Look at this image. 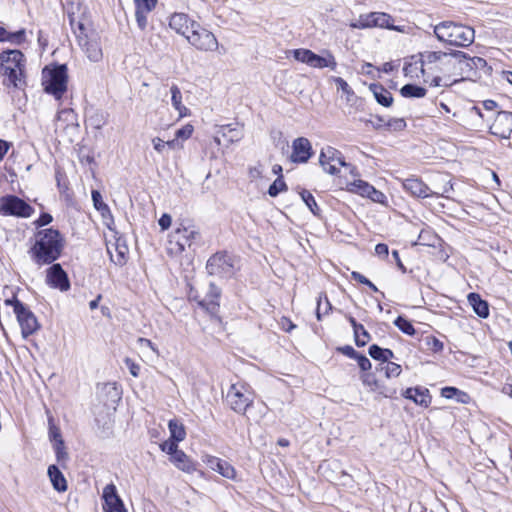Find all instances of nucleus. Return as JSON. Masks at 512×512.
<instances>
[{
    "label": "nucleus",
    "instance_id": "25",
    "mask_svg": "<svg viewBox=\"0 0 512 512\" xmlns=\"http://www.w3.org/2000/svg\"><path fill=\"white\" fill-rule=\"evenodd\" d=\"M402 396L425 408L431 404L432 400L429 390L421 386L407 388L403 391Z\"/></svg>",
    "mask_w": 512,
    "mask_h": 512
},
{
    "label": "nucleus",
    "instance_id": "24",
    "mask_svg": "<svg viewBox=\"0 0 512 512\" xmlns=\"http://www.w3.org/2000/svg\"><path fill=\"white\" fill-rule=\"evenodd\" d=\"M221 290L214 283L209 284L208 292L205 298L198 300V305L210 314H216L219 309V299Z\"/></svg>",
    "mask_w": 512,
    "mask_h": 512
},
{
    "label": "nucleus",
    "instance_id": "45",
    "mask_svg": "<svg viewBox=\"0 0 512 512\" xmlns=\"http://www.w3.org/2000/svg\"><path fill=\"white\" fill-rule=\"evenodd\" d=\"M115 251H116L115 255L109 251V253L111 255L112 262H114L116 265H119V266L124 265L126 263V255L128 253L127 246L121 245V244H116Z\"/></svg>",
    "mask_w": 512,
    "mask_h": 512
},
{
    "label": "nucleus",
    "instance_id": "1",
    "mask_svg": "<svg viewBox=\"0 0 512 512\" xmlns=\"http://www.w3.org/2000/svg\"><path fill=\"white\" fill-rule=\"evenodd\" d=\"M424 68L427 73L426 83L433 87H449L459 79H451L456 75V59L453 53L426 51L423 53Z\"/></svg>",
    "mask_w": 512,
    "mask_h": 512
},
{
    "label": "nucleus",
    "instance_id": "30",
    "mask_svg": "<svg viewBox=\"0 0 512 512\" xmlns=\"http://www.w3.org/2000/svg\"><path fill=\"white\" fill-rule=\"evenodd\" d=\"M469 304L472 306L473 311L480 318H487L489 316V305L488 302L483 300L477 293H469L467 296Z\"/></svg>",
    "mask_w": 512,
    "mask_h": 512
},
{
    "label": "nucleus",
    "instance_id": "44",
    "mask_svg": "<svg viewBox=\"0 0 512 512\" xmlns=\"http://www.w3.org/2000/svg\"><path fill=\"white\" fill-rule=\"evenodd\" d=\"M300 196L309 210L315 215H320V208L318 207L314 196L307 190H302Z\"/></svg>",
    "mask_w": 512,
    "mask_h": 512
},
{
    "label": "nucleus",
    "instance_id": "29",
    "mask_svg": "<svg viewBox=\"0 0 512 512\" xmlns=\"http://www.w3.org/2000/svg\"><path fill=\"white\" fill-rule=\"evenodd\" d=\"M370 91L378 104L384 107H390L393 103L392 94L381 84L372 83L369 86Z\"/></svg>",
    "mask_w": 512,
    "mask_h": 512
},
{
    "label": "nucleus",
    "instance_id": "14",
    "mask_svg": "<svg viewBox=\"0 0 512 512\" xmlns=\"http://www.w3.org/2000/svg\"><path fill=\"white\" fill-rule=\"evenodd\" d=\"M79 34H77L78 44L85 52L88 59L92 62H99L103 57L99 36L91 32L84 33V26L79 24Z\"/></svg>",
    "mask_w": 512,
    "mask_h": 512
},
{
    "label": "nucleus",
    "instance_id": "39",
    "mask_svg": "<svg viewBox=\"0 0 512 512\" xmlns=\"http://www.w3.org/2000/svg\"><path fill=\"white\" fill-rule=\"evenodd\" d=\"M218 134H221V136L226 139L227 144L237 142L242 137L241 132L237 131L235 128H232L230 124L220 126Z\"/></svg>",
    "mask_w": 512,
    "mask_h": 512
},
{
    "label": "nucleus",
    "instance_id": "19",
    "mask_svg": "<svg viewBox=\"0 0 512 512\" xmlns=\"http://www.w3.org/2000/svg\"><path fill=\"white\" fill-rule=\"evenodd\" d=\"M202 461L211 470L216 471L221 476L230 480H235L236 470L229 462L208 454L202 456Z\"/></svg>",
    "mask_w": 512,
    "mask_h": 512
},
{
    "label": "nucleus",
    "instance_id": "3",
    "mask_svg": "<svg viewBox=\"0 0 512 512\" xmlns=\"http://www.w3.org/2000/svg\"><path fill=\"white\" fill-rule=\"evenodd\" d=\"M25 57L20 50H6L0 53V74L7 78V86L21 88L24 79Z\"/></svg>",
    "mask_w": 512,
    "mask_h": 512
},
{
    "label": "nucleus",
    "instance_id": "40",
    "mask_svg": "<svg viewBox=\"0 0 512 512\" xmlns=\"http://www.w3.org/2000/svg\"><path fill=\"white\" fill-rule=\"evenodd\" d=\"M372 185L363 180H355L348 184V190L357 193L361 196L367 197L372 191Z\"/></svg>",
    "mask_w": 512,
    "mask_h": 512
},
{
    "label": "nucleus",
    "instance_id": "11",
    "mask_svg": "<svg viewBox=\"0 0 512 512\" xmlns=\"http://www.w3.org/2000/svg\"><path fill=\"white\" fill-rule=\"evenodd\" d=\"M293 57L295 60L305 63L313 68H330L335 70L337 67V62L332 53L328 50L325 51V56H320L309 49H294L292 51Z\"/></svg>",
    "mask_w": 512,
    "mask_h": 512
},
{
    "label": "nucleus",
    "instance_id": "61",
    "mask_svg": "<svg viewBox=\"0 0 512 512\" xmlns=\"http://www.w3.org/2000/svg\"><path fill=\"white\" fill-rule=\"evenodd\" d=\"M52 222V216L49 213H42L36 221L40 227L46 226Z\"/></svg>",
    "mask_w": 512,
    "mask_h": 512
},
{
    "label": "nucleus",
    "instance_id": "49",
    "mask_svg": "<svg viewBox=\"0 0 512 512\" xmlns=\"http://www.w3.org/2000/svg\"><path fill=\"white\" fill-rule=\"evenodd\" d=\"M364 385L368 386L372 391L380 389L379 382L373 373H365L361 377Z\"/></svg>",
    "mask_w": 512,
    "mask_h": 512
},
{
    "label": "nucleus",
    "instance_id": "26",
    "mask_svg": "<svg viewBox=\"0 0 512 512\" xmlns=\"http://www.w3.org/2000/svg\"><path fill=\"white\" fill-rule=\"evenodd\" d=\"M195 22L185 13H173L169 18V27L177 34L186 37L190 32L191 23Z\"/></svg>",
    "mask_w": 512,
    "mask_h": 512
},
{
    "label": "nucleus",
    "instance_id": "20",
    "mask_svg": "<svg viewBox=\"0 0 512 512\" xmlns=\"http://www.w3.org/2000/svg\"><path fill=\"white\" fill-rule=\"evenodd\" d=\"M104 510L106 512H127L122 499L117 494L114 484H108L103 489Z\"/></svg>",
    "mask_w": 512,
    "mask_h": 512
},
{
    "label": "nucleus",
    "instance_id": "32",
    "mask_svg": "<svg viewBox=\"0 0 512 512\" xmlns=\"http://www.w3.org/2000/svg\"><path fill=\"white\" fill-rule=\"evenodd\" d=\"M170 461L184 472L191 473L196 470L195 463L182 450H179L173 457H170Z\"/></svg>",
    "mask_w": 512,
    "mask_h": 512
},
{
    "label": "nucleus",
    "instance_id": "17",
    "mask_svg": "<svg viewBox=\"0 0 512 512\" xmlns=\"http://www.w3.org/2000/svg\"><path fill=\"white\" fill-rule=\"evenodd\" d=\"M46 282L49 286L61 291H67L70 288L68 275L58 263L52 264L47 269Z\"/></svg>",
    "mask_w": 512,
    "mask_h": 512
},
{
    "label": "nucleus",
    "instance_id": "47",
    "mask_svg": "<svg viewBox=\"0 0 512 512\" xmlns=\"http://www.w3.org/2000/svg\"><path fill=\"white\" fill-rule=\"evenodd\" d=\"M287 185L282 176H279L269 187L268 194L271 197H276L280 192L286 191Z\"/></svg>",
    "mask_w": 512,
    "mask_h": 512
},
{
    "label": "nucleus",
    "instance_id": "12",
    "mask_svg": "<svg viewBox=\"0 0 512 512\" xmlns=\"http://www.w3.org/2000/svg\"><path fill=\"white\" fill-rule=\"evenodd\" d=\"M235 264L234 256L227 252H217L208 259L206 269L210 275L229 278L236 271Z\"/></svg>",
    "mask_w": 512,
    "mask_h": 512
},
{
    "label": "nucleus",
    "instance_id": "10",
    "mask_svg": "<svg viewBox=\"0 0 512 512\" xmlns=\"http://www.w3.org/2000/svg\"><path fill=\"white\" fill-rule=\"evenodd\" d=\"M190 32L186 35L188 42L200 51H215L218 48V41L214 34L202 27L199 23L193 22Z\"/></svg>",
    "mask_w": 512,
    "mask_h": 512
},
{
    "label": "nucleus",
    "instance_id": "51",
    "mask_svg": "<svg viewBox=\"0 0 512 512\" xmlns=\"http://www.w3.org/2000/svg\"><path fill=\"white\" fill-rule=\"evenodd\" d=\"M178 441H175L173 439H170V440H167L165 442H163L161 445H160V448L163 452H166L167 454H169L171 457H173L176 452L179 451L178 449Z\"/></svg>",
    "mask_w": 512,
    "mask_h": 512
},
{
    "label": "nucleus",
    "instance_id": "6",
    "mask_svg": "<svg viewBox=\"0 0 512 512\" xmlns=\"http://www.w3.org/2000/svg\"><path fill=\"white\" fill-rule=\"evenodd\" d=\"M453 55L456 59V75H460L461 80L480 77L479 72L487 75L492 70L484 58L470 57L462 51H454Z\"/></svg>",
    "mask_w": 512,
    "mask_h": 512
},
{
    "label": "nucleus",
    "instance_id": "27",
    "mask_svg": "<svg viewBox=\"0 0 512 512\" xmlns=\"http://www.w3.org/2000/svg\"><path fill=\"white\" fill-rule=\"evenodd\" d=\"M433 187L434 189L431 188V197L449 198L448 194L453 190L450 176L447 174H439Z\"/></svg>",
    "mask_w": 512,
    "mask_h": 512
},
{
    "label": "nucleus",
    "instance_id": "15",
    "mask_svg": "<svg viewBox=\"0 0 512 512\" xmlns=\"http://www.w3.org/2000/svg\"><path fill=\"white\" fill-rule=\"evenodd\" d=\"M0 213L27 218L33 213V208L15 195H6L0 198Z\"/></svg>",
    "mask_w": 512,
    "mask_h": 512
},
{
    "label": "nucleus",
    "instance_id": "50",
    "mask_svg": "<svg viewBox=\"0 0 512 512\" xmlns=\"http://www.w3.org/2000/svg\"><path fill=\"white\" fill-rule=\"evenodd\" d=\"M333 80L337 85L338 90H341L347 96V100H350V96H352L354 92L349 84L341 77H334Z\"/></svg>",
    "mask_w": 512,
    "mask_h": 512
},
{
    "label": "nucleus",
    "instance_id": "13",
    "mask_svg": "<svg viewBox=\"0 0 512 512\" xmlns=\"http://www.w3.org/2000/svg\"><path fill=\"white\" fill-rule=\"evenodd\" d=\"M353 29H366V28H386L395 31H402L399 27L393 25V18L384 12H371L368 14H361L359 19L350 23Z\"/></svg>",
    "mask_w": 512,
    "mask_h": 512
},
{
    "label": "nucleus",
    "instance_id": "38",
    "mask_svg": "<svg viewBox=\"0 0 512 512\" xmlns=\"http://www.w3.org/2000/svg\"><path fill=\"white\" fill-rule=\"evenodd\" d=\"M171 439L175 441H183L186 437V431L182 423L176 419H172L168 423Z\"/></svg>",
    "mask_w": 512,
    "mask_h": 512
},
{
    "label": "nucleus",
    "instance_id": "42",
    "mask_svg": "<svg viewBox=\"0 0 512 512\" xmlns=\"http://www.w3.org/2000/svg\"><path fill=\"white\" fill-rule=\"evenodd\" d=\"M394 325L406 335L413 336L416 333L412 323L403 316H398L394 320Z\"/></svg>",
    "mask_w": 512,
    "mask_h": 512
},
{
    "label": "nucleus",
    "instance_id": "55",
    "mask_svg": "<svg viewBox=\"0 0 512 512\" xmlns=\"http://www.w3.org/2000/svg\"><path fill=\"white\" fill-rule=\"evenodd\" d=\"M354 359L357 361L361 370L369 371L371 369V362L365 355L358 353Z\"/></svg>",
    "mask_w": 512,
    "mask_h": 512
},
{
    "label": "nucleus",
    "instance_id": "23",
    "mask_svg": "<svg viewBox=\"0 0 512 512\" xmlns=\"http://www.w3.org/2000/svg\"><path fill=\"white\" fill-rule=\"evenodd\" d=\"M403 189L416 198L431 197V188L420 178L411 177L402 181Z\"/></svg>",
    "mask_w": 512,
    "mask_h": 512
},
{
    "label": "nucleus",
    "instance_id": "36",
    "mask_svg": "<svg viewBox=\"0 0 512 512\" xmlns=\"http://www.w3.org/2000/svg\"><path fill=\"white\" fill-rule=\"evenodd\" d=\"M171 101L173 107L179 112L180 117L187 113V108L182 104V93L177 85H172L170 88Z\"/></svg>",
    "mask_w": 512,
    "mask_h": 512
},
{
    "label": "nucleus",
    "instance_id": "43",
    "mask_svg": "<svg viewBox=\"0 0 512 512\" xmlns=\"http://www.w3.org/2000/svg\"><path fill=\"white\" fill-rule=\"evenodd\" d=\"M379 371H384L387 378L397 377L400 375L402 369L401 366L394 362H388L385 364H379L376 368Z\"/></svg>",
    "mask_w": 512,
    "mask_h": 512
},
{
    "label": "nucleus",
    "instance_id": "16",
    "mask_svg": "<svg viewBox=\"0 0 512 512\" xmlns=\"http://www.w3.org/2000/svg\"><path fill=\"white\" fill-rule=\"evenodd\" d=\"M319 162L324 171L331 175L337 174L340 167L348 166L341 152L330 146L321 150Z\"/></svg>",
    "mask_w": 512,
    "mask_h": 512
},
{
    "label": "nucleus",
    "instance_id": "48",
    "mask_svg": "<svg viewBox=\"0 0 512 512\" xmlns=\"http://www.w3.org/2000/svg\"><path fill=\"white\" fill-rule=\"evenodd\" d=\"M354 337H355V343L358 347L365 346L371 338L370 334L364 328L363 325H362V329H359V331H357V334H354Z\"/></svg>",
    "mask_w": 512,
    "mask_h": 512
},
{
    "label": "nucleus",
    "instance_id": "2",
    "mask_svg": "<svg viewBox=\"0 0 512 512\" xmlns=\"http://www.w3.org/2000/svg\"><path fill=\"white\" fill-rule=\"evenodd\" d=\"M63 247L64 239L60 232L53 228H46L36 233L35 243L30 248L29 254L37 265H49L60 257Z\"/></svg>",
    "mask_w": 512,
    "mask_h": 512
},
{
    "label": "nucleus",
    "instance_id": "54",
    "mask_svg": "<svg viewBox=\"0 0 512 512\" xmlns=\"http://www.w3.org/2000/svg\"><path fill=\"white\" fill-rule=\"evenodd\" d=\"M368 353L374 360H378L381 361V363H383L382 347L373 344L369 347Z\"/></svg>",
    "mask_w": 512,
    "mask_h": 512
},
{
    "label": "nucleus",
    "instance_id": "28",
    "mask_svg": "<svg viewBox=\"0 0 512 512\" xmlns=\"http://www.w3.org/2000/svg\"><path fill=\"white\" fill-rule=\"evenodd\" d=\"M47 474L53 488L57 492H65L67 490V481L57 465H50L48 467Z\"/></svg>",
    "mask_w": 512,
    "mask_h": 512
},
{
    "label": "nucleus",
    "instance_id": "58",
    "mask_svg": "<svg viewBox=\"0 0 512 512\" xmlns=\"http://www.w3.org/2000/svg\"><path fill=\"white\" fill-rule=\"evenodd\" d=\"M172 218L169 214L164 213L158 223L162 230H167L171 226Z\"/></svg>",
    "mask_w": 512,
    "mask_h": 512
},
{
    "label": "nucleus",
    "instance_id": "18",
    "mask_svg": "<svg viewBox=\"0 0 512 512\" xmlns=\"http://www.w3.org/2000/svg\"><path fill=\"white\" fill-rule=\"evenodd\" d=\"M490 132L502 139L510 138L512 133V112H498L494 123L490 127Z\"/></svg>",
    "mask_w": 512,
    "mask_h": 512
},
{
    "label": "nucleus",
    "instance_id": "62",
    "mask_svg": "<svg viewBox=\"0 0 512 512\" xmlns=\"http://www.w3.org/2000/svg\"><path fill=\"white\" fill-rule=\"evenodd\" d=\"M137 342L140 346H146V347L150 348L156 354L159 353L157 347L151 340L140 337V338H138Z\"/></svg>",
    "mask_w": 512,
    "mask_h": 512
},
{
    "label": "nucleus",
    "instance_id": "33",
    "mask_svg": "<svg viewBox=\"0 0 512 512\" xmlns=\"http://www.w3.org/2000/svg\"><path fill=\"white\" fill-rule=\"evenodd\" d=\"M25 41V29H20L16 32H8L0 26V42H10L12 44L20 45Z\"/></svg>",
    "mask_w": 512,
    "mask_h": 512
},
{
    "label": "nucleus",
    "instance_id": "4",
    "mask_svg": "<svg viewBox=\"0 0 512 512\" xmlns=\"http://www.w3.org/2000/svg\"><path fill=\"white\" fill-rule=\"evenodd\" d=\"M439 41L453 46L467 47L473 43L475 31L472 27L452 21H443L434 27Z\"/></svg>",
    "mask_w": 512,
    "mask_h": 512
},
{
    "label": "nucleus",
    "instance_id": "56",
    "mask_svg": "<svg viewBox=\"0 0 512 512\" xmlns=\"http://www.w3.org/2000/svg\"><path fill=\"white\" fill-rule=\"evenodd\" d=\"M372 201L377 203H384L386 201V196L381 191L377 190L375 187H372V191L367 195Z\"/></svg>",
    "mask_w": 512,
    "mask_h": 512
},
{
    "label": "nucleus",
    "instance_id": "34",
    "mask_svg": "<svg viewBox=\"0 0 512 512\" xmlns=\"http://www.w3.org/2000/svg\"><path fill=\"white\" fill-rule=\"evenodd\" d=\"M53 450L57 463L65 468L69 460V454L67 452L64 440H58V442L52 443Z\"/></svg>",
    "mask_w": 512,
    "mask_h": 512
},
{
    "label": "nucleus",
    "instance_id": "63",
    "mask_svg": "<svg viewBox=\"0 0 512 512\" xmlns=\"http://www.w3.org/2000/svg\"><path fill=\"white\" fill-rule=\"evenodd\" d=\"M375 253L380 257H387L389 254L388 246L384 243L377 244L375 247Z\"/></svg>",
    "mask_w": 512,
    "mask_h": 512
},
{
    "label": "nucleus",
    "instance_id": "7",
    "mask_svg": "<svg viewBox=\"0 0 512 512\" xmlns=\"http://www.w3.org/2000/svg\"><path fill=\"white\" fill-rule=\"evenodd\" d=\"M5 305L12 306L21 327V333L24 338L33 335L40 328V324L34 313L17 297L5 300Z\"/></svg>",
    "mask_w": 512,
    "mask_h": 512
},
{
    "label": "nucleus",
    "instance_id": "37",
    "mask_svg": "<svg viewBox=\"0 0 512 512\" xmlns=\"http://www.w3.org/2000/svg\"><path fill=\"white\" fill-rule=\"evenodd\" d=\"M427 90L415 84H406L400 89V94L404 98H422L426 95Z\"/></svg>",
    "mask_w": 512,
    "mask_h": 512
},
{
    "label": "nucleus",
    "instance_id": "9",
    "mask_svg": "<svg viewBox=\"0 0 512 512\" xmlns=\"http://www.w3.org/2000/svg\"><path fill=\"white\" fill-rule=\"evenodd\" d=\"M226 401L234 412L245 414L254 402V395L247 385L242 383L232 384L227 392Z\"/></svg>",
    "mask_w": 512,
    "mask_h": 512
},
{
    "label": "nucleus",
    "instance_id": "22",
    "mask_svg": "<svg viewBox=\"0 0 512 512\" xmlns=\"http://www.w3.org/2000/svg\"><path fill=\"white\" fill-rule=\"evenodd\" d=\"M158 0H134L135 18L138 27L144 31L148 24V14L156 7Z\"/></svg>",
    "mask_w": 512,
    "mask_h": 512
},
{
    "label": "nucleus",
    "instance_id": "41",
    "mask_svg": "<svg viewBox=\"0 0 512 512\" xmlns=\"http://www.w3.org/2000/svg\"><path fill=\"white\" fill-rule=\"evenodd\" d=\"M332 309V305L326 294H320L317 300L316 316L318 320L322 319V315H326Z\"/></svg>",
    "mask_w": 512,
    "mask_h": 512
},
{
    "label": "nucleus",
    "instance_id": "59",
    "mask_svg": "<svg viewBox=\"0 0 512 512\" xmlns=\"http://www.w3.org/2000/svg\"><path fill=\"white\" fill-rule=\"evenodd\" d=\"M457 393H461L457 388L455 387H444L441 390V396L451 399L456 395Z\"/></svg>",
    "mask_w": 512,
    "mask_h": 512
},
{
    "label": "nucleus",
    "instance_id": "8",
    "mask_svg": "<svg viewBox=\"0 0 512 512\" xmlns=\"http://www.w3.org/2000/svg\"><path fill=\"white\" fill-rule=\"evenodd\" d=\"M201 242V234L195 226L180 225L170 235L169 244L175 253H182L186 248L198 246Z\"/></svg>",
    "mask_w": 512,
    "mask_h": 512
},
{
    "label": "nucleus",
    "instance_id": "46",
    "mask_svg": "<svg viewBox=\"0 0 512 512\" xmlns=\"http://www.w3.org/2000/svg\"><path fill=\"white\" fill-rule=\"evenodd\" d=\"M49 431L48 436L49 440L52 443L58 442V440H63L60 428L54 423L53 417L48 418Z\"/></svg>",
    "mask_w": 512,
    "mask_h": 512
},
{
    "label": "nucleus",
    "instance_id": "5",
    "mask_svg": "<svg viewBox=\"0 0 512 512\" xmlns=\"http://www.w3.org/2000/svg\"><path fill=\"white\" fill-rule=\"evenodd\" d=\"M68 69L65 64L45 66L42 70L44 91L60 100L67 91Z\"/></svg>",
    "mask_w": 512,
    "mask_h": 512
},
{
    "label": "nucleus",
    "instance_id": "21",
    "mask_svg": "<svg viewBox=\"0 0 512 512\" xmlns=\"http://www.w3.org/2000/svg\"><path fill=\"white\" fill-rule=\"evenodd\" d=\"M312 156V146L307 138H296L292 143L290 159L294 163H306Z\"/></svg>",
    "mask_w": 512,
    "mask_h": 512
},
{
    "label": "nucleus",
    "instance_id": "60",
    "mask_svg": "<svg viewBox=\"0 0 512 512\" xmlns=\"http://www.w3.org/2000/svg\"><path fill=\"white\" fill-rule=\"evenodd\" d=\"M263 174V168L261 164H258L257 166L251 167L249 169V176L252 179H258L261 178Z\"/></svg>",
    "mask_w": 512,
    "mask_h": 512
},
{
    "label": "nucleus",
    "instance_id": "64",
    "mask_svg": "<svg viewBox=\"0 0 512 512\" xmlns=\"http://www.w3.org/2000/svg\"><path fill=\"white\" fill-rule=\"evenodd\" d=\"M152 143H153V147L154 149L159 152V153H162L164 151V149L166 148V144H165V141L162 140L161 138L159 137H156L152 140Z\"/></svg>",
    "mask_w": 512,
    "mask_h": 512
},
{
    "label": "nucleus",
    "instance_id": "57",
    "mask_svg": "<svg viewBox=\"0 0 512 512\" xmlns=\"http://www.w3.org/2000/svg\"><path fill=\"white\" fill-rule=\"evenodd\" d=\"M125 364L127 365L132 376L137 377L139 375L140 366L136 364L133 360H131L130 358H126Z\"/></svg>",
    "mask_w": 512,
    "mask_h": 512
},
{
    "label": "nucleus",
    "instance_id": "35",
    "mask_svg": "<svg viewBox=\"0 0 512 512\" xmlns=\"http://www.w3.org/2000/svg\"><path fill=\"white\" fill-rule=\"evenodd\" d=\"M92 201L95 209L99 211L104 219L112 218L110 208L103 202L102 195L98 190H92Z\"/></svg>",
    "mask_w": 512,
    "mask_h": 512
},
{
    "label": "nucleus",
    "instance_id": "53",
    "mask_svg": "<svg viewBox=\"0 0 512 512\" xmlns=\"http://www.w3.org/2000/svg\"><path fill=\"white\" fill-rule=\"evenodd\" d=\"M194 131V128L191 124H186L182 128L178 129L175 132V137L179 140H187L191 137L192 133Z\"/></svg>",
    "mask_w": 512,
    "mask_h": 512
},
{
    "label": "nucleus",
    "instance_id": "52",
    "mask_svg": "<svg viewBox=\"0 0 512 512\" xmlns=\"http://www.w3.org/2000/svg\"><path fill=\"white\" fill-rule=\"evenodd\" d=\"M385 125L388 130L401 131L406 127V122L403 118H391Z\"/></svg>",
    "mask_w": 512,
    "mask_h": 512
},
{
    "label": "nucleus",
    "instance_id": "31",
    "mask_svg": "<svg viewBox=\"0 0 512 512\" xmlns=\"http://www.w3.org/2000/svg\"><path fill=\"white\" fill-rule=\"evenodd\" d=\"M424 57L423 53L420 54L419 59H416L413 62L406 63L403 72L406 77L415 78L419 77V73L424 77V80L427 79V73L424 69Z\"/></svg>",
    "mask_w": 512,
    "mask_h": 512
}]
</instances>
